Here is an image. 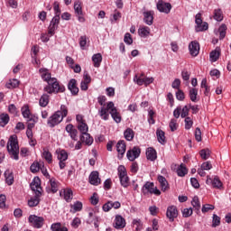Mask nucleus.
<instances>
[{
	"mask_svg": "<svg viewBox=\"0 0 231 231\" xmlns=\"http://www.w3.org/2000/svg\"><path fill=\"white\" fill-rule=\"evenodd\" d=\"M42 79L47 82L48 86L44 88V91L51 95V93H64L66 88L64 86L60 85L57 79L51 78V74L48 72V69H40Z\"/></svg>",
	"mask_w": 231,
	"mask_h": 231,
	"instance_id": "1",
	"label": "nucleus"
},
{
	"mask_svg": "<svg viewBox=\"0 0 231 231\" xmlns=\"http://www.w3.org/2000/svg\"><path fill=\"white\" fill-rule=\"evenodd\" d=\"M108 111H110L109 113L111 114V116L116 124H120L122 122L120 113H118L116 107H115V103L111 101L107 103L106 107L102 106L101 109L98 110V114L103 120H109Z\"/></svg>",
	"mask_w": 231,
	"mask_h": 231,
	"instance_id": "2",
	"label": "nucleus"
},
{
	"mask_svg": "<svg viewBox=\"0 0 231 231\" xmlns=\"http://www.w3.org/2000/svg\"><path fill=\"white\" fill-rule=\"evenodd\" d=\"M6 147L11 158L19 160V141L17 140L16 134H13L9 137Z\"/></svg>",
	"mask_w": 231,
	"mask_h": 231,
	"instance_id": "3",
	"label": "nucleus"
},
{
	"mask_svg": "<svg viewBox=\"0 0 231 231\" xmlns=\"http://www.w3.org/2000/svg\"><path fill=\"white\" fill-rule=\"evenodd\" d=\"M120 183L122 187L127 189L129 187V177L127 176V170L124 165H121L117 169Z\"/></svg>",
	"mask_w": 231,
	"mask_h": 231,
	"instance_id": "4",
	"label": "nucleus"
},
{
	"mask_svg": "<svg viewBox=\"0 0 231 231\" xmlns=\"http://www.w3.org/2000/svg\"><path fill=\"white\" fill-rule=\"evenodd\" d=\"M156 8L158 12L161 14H171V10H172V5L169 2H165L163 0H159L156 4Z\"/></svg>",
	"mask_w": 231,
	"mask_h": 231,
	"instance_id": "5",
	"label": "nucleus"
},
{
	"mask_svg": "<svg viewBox=\"0 0 231 231\" xmlns=\"http://www.w3.org/2000/svg\"><path fill=\"white\" fill-rule=\"evenodd\" d=\"M62 120V112L57 111L49 118L47 124L49 127H55V125H59Z\"/></svg>",
	"mask_w": 231,
	"mask_h": 231,
	"instance_id": "6",
	"label": "nucleus"
},
{
	"mask_svg": "<svg viewBox=\"0 0 231 231\" xmlns=\"http://www.w3.org/2000/svg\"><path fill=\"white\" fill-rule=\"evenodd\" d=\"M155 194V196H160L162 191L158 189V188H154V183L152 182H146L143 187V194Z\"/></svg>",
	"mask_w": 231,
	"mask_h": 231,
	"instance_id": "7",
	"label": "nucleus"
},
{
	"mask_svg": "<svg viewBox=\"0 0 231 231\" xmlns=\"http://www.w3.org/2000/svg\"><path fill=\"white\" fill-rule=\"evenodd\" d=\"M29 223H31L34 228H42L44 225V217L31 215L29 217Z\"/></svg>",
	"mask_w": 231,
	"mask_h": 231,
	"instance_id": "8",
	"label": "nucleus"
},
{
	"mask_svg": "<svg viewBox=\"0 0 231 231\" xmlns=\"http://www.w3.org/2000/svg\"><path fill=\"white\" fill-rule=\"evenodd\" d=\"M31 189L37 196H42V188H41V179L35 177L31 183Z\"/></svg>",
	"mask_w": 231,
	"mask_h": 231,
	"instance_id": "9",
	"label": "nucleus"
},
{
	"mask_svg": "<svg viewBox=\"0 0 231 231\" xmlns=\"http://www.w3.org/2000/svg\"><path fill=\"white\" fill-rule=\"evenodd\" d=\"M142 150L138 146H134L133 149L128 150L126 152V157L128 158L129 162H134L136 158L140 157Z\"/></svg>",
	"mask_w": 231,
	"mask_h": 231,
	"instance_id": "10",
	"label": "nucleus"
},
{
	"mask_svg": "<svg viewBox=\"0 0 231 231\" xmlns=\"http://www.w3.org/2000/svg\"><path fill=\"white\" fill-rule=\"evenodd\" d=\"M166 217L172 223L178 217V208L176 206H169L166 211Z\"/></svg>",
	"mask_w": 231,
	"mask_h": 231,
	"instance_id": "11",
	"label": "nucleus"
},
{
	"mask_svg": "<svg viewBox=\"0 0 231 231\" xmlns=\"http://www.w3.org/2000/svg\"><path fill=\"white\" fill-rule=\"evenodd\" d=\"M206 183H207V185H212V187H214V189H221V187H223V182H221V180H219V177H215L212 180V178H210V176H208Z\"/></svg>",
	"mask_w": 231,
	"mask_h": 231,
	"instance_id": "12",
	"label": "nucleus"
},
{
	"mask_svg": "<svg viewBox=\"0 0 231 231\" xmlns=\"http://www.w3.org/2000/svg\"><path fill=\"white\" fill-rule=\"evenodd\" d=\"M189 51L191 57H198L199 55V42L193 41L189 45Z\"/></svg>",
	"mask_w": 231,
	"mask_h": 231,
	"instance_id": "13",
	"label": "nucleus"
},
{
	"mask_svg": "<svg viewBox=\"0 0 231 231\" xmlns=\"http://www.w3.org/2000/svg\"><path fill=\"white\" fill-rule=\"evenodd\" d=\"M125 149H126L125 141L124 140L118 141V143H116V151L118 152L119 160H122V158L124 157V154H125Z\"/></svg>",
	"mask_w": 231,
	"mask_h": 231,
	"instance_id": "14",
	"label": "nucleus"
},
{
	"mask_svg": "<svg viewBox=\"0 0 231 231\" xmlns=\"http://www.w3.org/2000/svg\"><path fill=\"white\" fill-rule=\"evenodd\" d=\"M143 21L148 26H152L154 21V13L152 11H146L143 13Z\"/></svg>",
	"mask_w": 231,
	"mask_h": 231,
	"instance_id": "15",
	"label": "nucleus"
},
{
	"mask_svg": "<svg viewBox=\"0 0 231 231\" xmlns=\"http://www.w3.org/2000/svg\"><path fill=\"white\" fill-rule=\"evenodd\" d=\"M114 226L115 228H117V229L125 228V218H124L120 215H116L115 218Z\"/></svg>",
	"mask_w": 231,
	"mask_h": 231,
	"instance_id": "16",
	"label": "nucleus"
},
{
	"mask_svg": "<svg viewBox=\"0 0 231 231\" xmlns=\"http://www.w3.org/2000/svg\"><path fill=\"white\" fill-rule=\"evenodd\" d=\"M89 183L91 185H95V186H97V185H100V179L98 177V171H92L89 175Z\"/></svg>",
	"mask_w": 231,
	"mask_h": 231,
	"instance_id": "17",
	"label": "nucleus"
},
{
	"mask_svg": "<svg viewBox=\"0 0 231 231\" xmlns=\"http://www.w3.org/2000/svg\"><path fill=\"white\" fill-rule=\"evenodd\" d=\"M158 181L160 183L161 189L162 192H165L166 190H169V182L167 181V179L165 177L159 175L158 176Z\"/></svg>",
	"mask_w": 231,
	"mask_h": 231,
	"instance_id": "18",
	"label": "nucleus"
},
{
	"mask_svg": "<svg viewBox=\"0 0 231 231\" xmlns=\"http://www.w3.org/2000/svg\"><path fill=\"white\" fill-rule=\"evenodd\" d=\"M146 158L147 160H150V162H154L156 158H158L156 150H154L152 147L148 148L146 151Z\"/></svg>",
	"mask_w": 231,
	"mask_h": 231,
	"instance_id": "19",
	"label": "nucleus"
},
{
	"mask_svg": "<svg viewBox=\"0 0 231 231\" xmlns=\"http://www.w3.org/2000/svg\"><path fill=\"white\" fill-rule=\"evenodd\" d=\"M56 154L59 162H66L68 160V152L63 149H58L56 150Z\"/></svg>",
	"mask_w": 231,
	"mask_h": 231,
	"instance_id": "20",
	"label": "nucleus"
},
{
	"mask_svg": "<svg viewBox=\"0 0 231 231\" xmlns=\"http://www.w3.org/2000/svg\"><path fill=\"white\" fill-rule=\"evenodd\" d=\"M68 88L73 95H79V88H77V80L75 79L69 80Z\"/></svg>",
	"mask_w": 231,
	"mask_h": 231,
	"instance_id": "21",
	"label": "nucleus"
},
{
	"mask_svg": "<svg viewBox=\"0 0 231 231\" xmlns=\"http://www.w3.org/2000/svg\"><path fill=\"white\" fill-rule=\"evenodd\" d=\"M66 131L70 134V138H72V140H75V142H77V134H79V131L73 128V125L71 124L68 125L66 126Z\"/></svg>",
	"mask_w": 231,
	"mask_h": 231,
	"instance_id": "22",
	"label": "nucleus"
},
{
	"mask_svg": "<svg viewBox=\"0 0 231 231\" xmlns=\"http://www.w3.org/2000/svg\"><path fill=\"white\" fill-rule=\"evenodd\" d=\"M60 196H63L64 199L69 202L73 199V190H71V189H64L60 192Z\"/></svg>",
	"mask_w": 231,
	"mask_h": 231,
	"instance_id": "23",
	"label": "nucleus"
},
{
	"mask_svg": "<svg viewBox=\"0 0 231 231\" xmlns=\"http://www.w3.org/2000/svg\"><path fill=\"white\" fill-rule=\"evenodd\" d=\"M21 111L23 118H26V120H30L32 117L34 116L33 115H32V112H30V106H28V105H24L22 107Z\"/></svg>",
	"mask_w": 231,
	"mask_h": 231,
	"instance_id": "24",
	"label": "nucleus"
},
{
	"mask_svg": "<svg viewBox=\"0 0 231 231\" xmlns=\"http://www.w3.org/2000/svg\"><path fill=\"white\" fill-rule=\"evenodd\" d=\"M219 55H221L219 48H216V50L212 51L209 54L210 62H217V60L219 59Z\"/></svg>",
	"mask_w": 231,
	"mask_h": 231,
	"instance_id": "25",
	"label": "nucleus"
},
{
	"mask_svg": "<svg viewBox=\"0 0 231 231\" xmlns=\"http://www.w3.org/2000/svg\"><path fill=\"white\" fill-rule=\"evenodd\" d=\"M5 183L9 186L14 185V172L10 171V170H6L5 171Z\"/></svg>",
	"mask_w": 231,
	"mask_h": 231,
	"instance_id": "26",
	"label": "nucleus"
},
{
	"mask_svg": "<svg viewBox=\"0 0 231 231\" xmlns=\"http://www.w3.org/2000/svg\"><path fill=\"white\" fill-rule=\"evenodd\" d=\"M92 62L94 63L95 68H100V64L102 62V54H94L92 56Z\"/></svg>",
	"mask_w": 231,
	"mask_h": 231,
	"instance_id": "27",
	"label": "nucleus"
},
{
	"mask_svg": "<svg viewBox=\"0 0 231 231\" xmlns=\"http://www.w3.org/2000/svg\"><path fill=\"white\" fill-rule=\"evenodd\" d=\"M41 196H37V194L34 195V197L31 198V199L28 200V206L31 208L37 207L39 203H41Z\"/></svg>",
	"mask_w": 231,
	"mask_h": 231,
	"instance_id": "28",
	"label": "nucleus"
},
{
	"mask_svg": "<svg viewBox=\"0 0 231 231\" xmlns=\"http://www.w3.org/2000/svg\"><path fill=\"white\" fill-rule=\"evenodd\" d=\"M156 134H157V139L159 143H162V145H165L166 143V140H165V132H163V130H160L158 129L156 131Z\"/></svg>",
	"mask_w": 231,
	"mask_h": 231,
	"instance_id": "29",
	"label": "nucleus"
},
{
	"mask_svg": "<svg viewBox=\"0 0 231 231\" xmlns=\"http://www.w3.org/2000/svg\"><path fill=\"white\" fill-rule=\"evenodd\" d=\"M81 142L85 143L86 145H92L93 143V137L89 134H85L80 135Z\"/></svg>",
	"mask_w": 231,
	"mask_h": 231,
	"instance_id": "30",
	"label": "nucleus"
},
{
	"mask_svg": "<svg viewBox=\"0 0 231 231\" xmlns=\"http://www.w3.org/2000/svg\"><path fill=\"white\" fill-rule=\"evenodd\" d=\"M138 34L140 35V37H149V35L151 34V29L149 27H141L138 30Z\"/></svg>",
	"mask_w": 231,
	"mask_h": 231,
	"instance_id": "31",
	"label": "nucleus"
},
{
	"mask_svg": "<svg viewBox=\"0 0 231 231\" xmlns=\"http://www.w3.org/2000/svg\"><path fill=\"white\" fill-rule=\"evenodd\" d=\"M124 136L127 142H131L133 138H134V131L131 128H127L124 133Z\"/></svg>",
	"mask_w": 231,
	"mask_h": 231,
	"instance_id": "32",
	"label": "nucleus"
},
{
	"mask_svg": "<svg viewBox=\"0 0 231 231\" xmlns=\"http://www.w3.org/2000/svg\"><path fill=\"white\" fill-rule=\"evenodd\" d=\"M42 157L48 163H51L53 162V156L51 155V152L46 148H43Z\"/></svg>",
	"mask_w": 231,
	"mask_h": 231,
	"instance_id": "33",
	"label": "nucleus"
},
{
	"mask_svg": "<svg viewBox=\"0 0 231 231\" xmlns=\"http://www.w3.org/2000/svg\"><path fill=\"white\" fill-rule=\"evenodd\" d=\"M191 205L197 210V212H199L201 208V203H199V198L198 196L193 197L191 200Z\"/></svg>",
	"mask_w": 231,
	"mask_h": 231,
	"instance_id": "34",
	"label": "nucleus"
},
{
	"mask_svg": "<svg viewBox=\"0 0 231 231\" xmlns=\"http://www.w3.org/2000/svg\"><path fill=\"white\" fill-rule=\"evenodd\" d=\"M213 19L218 23H221V21H223V11H221V9H215Z\"/></svg>",
	"mask_w": 231,
	"mask_h": 231,
	"instance_id": "35",
	"label": "nucleus"
},
{
	"mask_svg": "<svg viewBox=\"0 0 231 231\" xmlns=\"http://www.w3.org/2000/svg\"><path fill=\"white\" fill-rule=\"evenodd\" d=\"M187 172H189V171L187 170V167H185V164L183 163H181L177 169V174L180 178H183V176H185Z\"/></svg>",
	"mask_w": 231,
	"mask_h": 231,
	"instance_id": "36",
	"label": "nucleus"
},
{
	"mask_svg": "<svg viewBox=\"0 0 231 231\" xmlns=\"http://www.w3.org/2000/svg\"><path fill=\"white\" fill-rule=\"evenodd\" d=\"M78 129H79V131H80L81 135H84V134H88V131L89 127H88V125L86 123L81 122L79 124Z\"/></svg>",
	"mask_w": 231,
	"mask_h": 231,
	"instance_id": "37",
	"label": "nucleus"
},
{
	"mask_svg": "<svg viewBox=\"0 0 231 231\" xmlns=\"http://www.w3.org/2000/svg\"><path fill=\"white\" fill-rule=\"evenodd\" d=\"M50 102V96L43 94L40 98V106L42 107H46Z\"/></svg>",
	"mask_w": 231,
	"mask_h": 231,
	"instance_id": "38",
	"label": "nucleus"
},
{
	"mask_svg": "<svg viewBox=\"0 0 231 231\" xmlns=\"http://www.w3.org/2000/svg\"><path fill=\"white\" fill-rule=\"evenodd\" d=\"M74 11L76 15H82V4L80 1L78 0L74 3Z\"/></svg>",
	"mask_w": 231,
	"mask_h": 231,
	"instance_id": "39",
	"label": "nucleus"
},
{
	"mask_svg": "<svg viewBox=\"0 0 231 231\" xmlns=\"http://www.w3.org/2000/svg\"><path fill=\"white\" fill-rule=\"evenodd\" d=\"M8 122H10V116H8V114H2L0 116L1 127H5V125H6V124H8Z\"/></svg>",
	"mask_w": 231,
	"mask_h": 231,
	"instance_id": "40",
	"label": "nucleus"
},
{
	"mask_svg": "<svg viewBox=\"0 0 231 231\" xmlns=\"http://www.w3.org/2000/svg\"><path fill=\"white\" fill-rule=\"evenodd\" d=\"M70 207L73 209H70V212H73L74 214L75 212H80V210H82V202L77 201L73 205H70Z\"/></svg>",
	"mask_w": 231,
	"mask_h": 231,
	"instance_id": "41",
	"label": "nucleus"
},
{
	"mask_svg": "<svg viewBox=\"0 0 231 231\" xmlns=\"http://www.w3.org/2000/svg\"><path fill=\"white\" fill-rule=\"evenodd\" d=\"M199 154H200V158H202V160H208L210 158V150L208 148L202 149L199 152Z\"/></svg>",
	"mask_w": 231,
	"mask_h": 231,
	"instance_id": "42",
	"label": "nucleus"
},
{
	"mask_svg": "<svg viewBox=\"0 0 231 231\" xmlns=\"http://www.w3.org/2000/svg\"><path fill=\"white\" fill-rule=\"evenodd\" d=\"M189 98H190L191 102L198 101V89L197 88L189 89Z\"/></svg>",
	"mask_w": 231,
	"mask_h": 231,
	"instance_id": "43",
	"label": "nucleus"
},
{
	"mask_svg": "<svg viewBox=\"0 0 231 231\" xmlns=\"http://www.w3.org/2000/svg\"><path fill=\"white\" fill-rule=\"evenodd\" d=\"M59 23H60V14H56L52 20L51 21L50 26H52L54 28H58Z\"/></svg>",
	"mask_w": 231,
	"mask_h": 231,
	"instance_id": "44",
	"label": "nucleus"
},
{
	"mask_svg": "<svg viewBox=\"0 0 231 231\" xmlns=\"http://www.w3.org/2000/svg\"><path fill=\"white\" fill-rule=\"evenodd\" d=\"M6 88H8V89H14L15 88L19 87V81L15 79L10 80L6 85Z\"/></svg>",
	"mask_w": 231,
	"mask_h": 231,
	"instance_id": "45",
	"label": "nucleus"
},
{
	"mask_svg": "<svg viewBox=\"0 0 231 231\" xmlns=\"http://www.w3.org/2000/svg\"><path fill=\"white\" fill-rule=\"evenodd\" d=\"M196 32H205L208 30V23L207 22H202L200 25L196 26Z\"/></svg>",
	"mask_w": 231,
	"mask_h": 231,
	"instance_id": "46",
	"label": "nucleus"
},
{
	"mask_svg": "<svg viewBox=\"0 0 231 231\" xmlns=\"http://www.w3.org/2000/svg\"><path fill=\"white\" fill-rule=\"evenodd\" d=\"M219 32V39H223L226 36V25L225 23L221 24V26L218 29Z\"/></svg>",
	"mask_w": 231,
	"mask_h": 231,
	"instance_id": "47",
	"label": "nucleus"
},
{
	"mask_svg": "<svg viewBox=\"0 0 231 231\" xmlns=\"http://www.w3.org/2000/svg\"><path fill=\"white\" fill-rule=\"evenodd\" d=\"M221 225V218L214 214L213 215V220H212V227L216 228V226H219Z\"/></svg>",
	"mask_w": 231,
	"mask_h": 231,
	"instance_id": "48",
	"label": "nucleus"
},
{
	"mask_svg": "<svg viewBox=\"0 0 231 231\" xmlns=\"http://www.w3.org/2000/svg\"><path fill=\"white\" fill-rule=\"evenodd\" d=\"M86 44H88V36L83 35L79 38V46L81 50H86Z\"/></svg>",
	"mask_w": 231,
	"mask_h": 231,
	"instance_id": "49",
	"label": "nucleus"
},
{
	"mask_svg": "<svg viewBox=\"0 0 231 231\" xmlns=\"http://www.w3.org/2000/svg\"><path fill=\"white\" fill-rule=\"evenodd\" d=\"M134 82L137 84V86H143L145 84V78H138V74L134 77Z\"/></svg>",
	"mask_w": 231,
	"mask_h": 231,
	"instance_id": "50",
	"label": "nucleus"
},
{
	"mask_svg": "<svg viewBox=\"0 0 231 231\" xmlns=\"http://www.w3.org/2000/svg\"><path fill=\"white\" fill-rule=\"evenodd\" d=\"M214 208H216V207L214 205L211 204H206L202 206V212L203 214L207 213V212H210V210H214Z\"/></svg>",
	"mask_w": 231,
	"mask_h": 231,
	"instance_id": "51",
	"label": "nucleus"
},
{
	"mask_svg": "<svg viewBox=\"0 0 231 231\" xmlns=\"http://www.w3.org/2000/svg\"><path fill=\"white\" fill-rule=\"evenodd\" d=\"M39 122V117L38 116H32L30 119H27V126L32 125V129L35 127V124Z\"/></svg>",
	"mask_w": 231,
	"mask_h": 231,
	"instance_id": "52",
	"label": "nucleus"
},
{
	"mask_svg": "<svg viewBox=\"0 0 231 231\" xmlns=\"http://www.w3.org/2000/svg\"><path fill=\"white\" fill-rule=\"evenodd\" d=\"M169 125L171 132L178 130V121L176 119H171Z\"/></svg>",
	"mask_w": 231,
	"mask_h": 231,
	"instance_id": "53",
	"label": "nucleus"
},
{
	"mask_svg": "<svg viewBox=\"0 0 231 231\" xmlns=\"http://www.w3.org/2000/svg\"><path fill=\"white\" fill-rule=\"evenodd\" d=\"M184 122H185V129L187 130L190 129V127H192V125L194 124V122L190 117H186Z\"/></svg>",
	"mask_w": 231,
	"mask_h": 231,
	"instance_id": "54",
	"label": "nucleus"
},
{
	"mask_svg": "<svg viewBox=\"0 0 231 231\" xmlns=\"http://www.w3.org/2000/svg\"><path fill=\"white\" fill-rule=\"evenodd\" d=\"M176 98H177V100H180V101L185 100V93L183 92V90L179 89L176 92Z\"/></svg>",
	"mask_w": 231,
	"mask_h": 231,
	"instance_id": "55",
	"label": "nucleus"
},
{
	"mask_svg": "<svg viewBox=\"0 0 231 231\" xmlns=\"http://www.w3.org/2000/svg\"><path fill=\"white\" fill-rule=\"evenodd\" d=\"M180 86H181V80H180V79H175L174 81L171 83V88L173 89L180 90Z\"/></svg>",
	"mask_w": 231,
	"mask_h": 231,
	"instance_id": "56",
	"label": "nucleus"
},
{
	"mask_svg": "<svg viewBox=\"0 0 231 231\" xmlns=\"http://www.w3.org/2000/svg\"><path fill=\"white\" fill-rule=\"evenodd\" d=\"M124 42H125V44H133V38L131 37V33L126 32L125 34Z\"/></svg>",
	"mask_w": 231,
	"mask_h": 231,
	"instance_id": "57",
	"label": "nucleus"
},
{
	"mask_svg": "<svg viewBox=\"0 0 231 231\" xmlns=\"http://www.w3.org/2000/svg\"><path fill=\"white\" fill-rule=\"evenodd\" d=\"M182 216L183 217H190V216H192V208H184L182 210Z\"/></svg>",
	"mask_w": 231,
	"mask_h": 231,
	"instance_id": "58",
	"label": "nucleus"
},
{
	"mask_svg": "<svg viewBox=\"0 0 231 231\" xmlns=\"http://www.w3.org/2000/svg\"><path fill=\"white\" fill-rule=\"evenodd\" d=\"M189 106H185L182 110H181V113H180V116L181 118H186V116H189Z\"/></svg>",
	"mask_w": 231,
	"mask_h": 231,
	"instance_id": "59",
	"label": "nucleus"
},
{
	"mask_svg": "<svg viewBox=\"0 0 231 231\" xmlns=\"http://www.w3.org/2000/svg\"><path fill=\"white\" fill-rule=\"evenodd\" d=\"M40 170H41V164H39V162H33L31 165V171L32 172H39Z\"/></svg>",
	"mask_w": 231,
	"mask_h": 231,
	"instance_id": "60",
	"label": "nucleus"
},
{
	"mask_svg": "<svg viewBox=\"0 0 231 231\" xmlns=\"http://www.w3.org/2000/svg\"><path fill=\"white\" fill-rule=\"evenodd\" d=\"M195 140H197V142H201V140H202L201 129H199V127H197L195 130Z\"/></svg>",
	"mask_w": 231,
	"mask_h": 231,
	"instance_id": "61",
	"label": "nucleus"
},
{
	"mask_svg": "<svg viewBox=\"0 0 231 231\" xmlns=\"http://www.w3.org/2000/svg\"><path fill=\"white\" fill-rule=\"evenodd\" d=\"M60 228H62V224L60 223H54L51 226V230L52 231H60Z\"/></svg>",
	"mask_w": 231,
	"mask_h": 231,
	"instance_id": "62",
	"label": "nucleus"
},
{
	"mask_svg": "<svg viewBox=\"0 0 231 231\" xmlns=\"http://www.w3.org/2000/svg\"><path fill=\"white\" fill-rule=\"evenodd\" d=\"M90 202L92 205H98V194L93 193L92 197L90 198Z\"/></svg>",
	"mask_w": 231,
	"mask_h": 231,
	"instance_id": "63",
	"label": "nucleus"
},
{
	"mask_svg": "<svg viewBox=\"0 0 231 231\" xmlns=\"http://www.w3.org/2000/svg\"><path fill=\"white\" fill-rule=\"evenodd\" d=\"M201 169L203 171H210V169H212V164L210 163V162H203L201 164Z\"/></svg>",
	"mask_w": 231,
	"mask_h": 231,
	"instance_id": "64",
	"label": "nucleus"
}]
</instances>
